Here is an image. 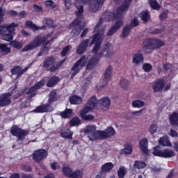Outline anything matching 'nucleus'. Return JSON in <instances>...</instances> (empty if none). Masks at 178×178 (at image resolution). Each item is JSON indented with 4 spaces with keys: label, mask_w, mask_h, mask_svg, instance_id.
<instances>
[{
    "label": "nucleus",
    "mask_w": 178,
    "mask_h": 178,
    "mask_svg": "<svg viewBox=\"0 0 178 178\" xmlns=\"http://www.w3.org/2000/svg\"><path fill=\"white\" fill-rule=\"evenodd\" d=\"M80 22H81L79 19L76 18L72 24H70V29H72L71 31V34H72V37H77L80 33H81V30L83 29L80 28Z\"/></svg>",
    "instance_id": "nucleus-10"
},
{
    "label": "nucleus",
    "mask_w": 178,
    "mask_h": 178,
    "mask_svg": "<svg viewBox=\"0 0 178 178\" xmlns=\"http://www.w3.org/2000/svg\"><path fill=\"white\" fill-rule=\"evenodd\" d=\"M80 124V119L77 117H75L71 120L70 122V125L71 127H73L74 126H79Z\"/></svg>",
    "instance_id": "nucleus-46"
},
{
    "label": "nucleus",
    "mask_w": 178,
    "mask_h": 178,
    "mask_svg": "<svg viewBox=\"0 0 178 178\" xmlns=\"http://www.w3.org/2000/svg\"><path fill=\"white\" fill-rule=\"evenodd\" d=\"M149 5L152 9L158 10L160 6L156 0H149Z\"/></svg>",
    "instance_id": "nucleus-49"
},
{
    "label": "nucleus",
    "mask_w": 178,
    "mask_h": 178,
    "mask_svg": "<svg viewBox=\"0 0 178 178\" xmlns=\"http://www.w3.org/2000/svg\"><path fill=\"white\" fill-rule=\"evenodd\" d=\"M57 97H58V95L56 93V90L51 91L49 94L48 103L49 104L50 102H54V101H56Z\"/></svg>",
    "instance_id": "nucleus-42"
},
{
    "label": "nucleus",
    "mask_w": 178,
    "mask_h": 178,
    "mask_svg": "<svg viewBox=\"0 0 178 178\" xmlns=\"http://www.w3.org/2000/svg\"><path fill=\"white\" fill-rule=\"evenodd\" d=\"M70 178H82L81 172L80 171L72 172Z\"/></svg>",
    "instance_id": "nucleus-55"
},
{
    "label": "nucleus",
    "mask_w": 178,
    "mask_h": 178,
    "mask_svg": "<svg viewBox=\"0 0 178 178\" xmlns=\"http://www.w3.org/2000/svg\"><path fill=\"white\" fill-rule=\"evenodd\" d=\"M158 130V126L156 124H152L149 129V131L152 136H154Z\"/></svg>",
    "instance_id": "nucleus-52"
},
{
    "label": "nucleus",
    "mask_w": 178,
    "mask_h": 178,
    "mask_svg": "<svg viewBox=\"0 0 178 178\" xmlns=\"http://www.w3.org/2000/svg\"><path fill=\"white\" fill-rule=\"evenodd\" d=\"M65 63V60L60 61L59 63H55V58L53 57H48L46 60H44L43 63V67L49 70V72H55V70H58L62 65Z\"/></svg>",
    "instance_id": "nucleus-5"
},
{
    "label": "nucleus",
    "mask_w": 178,
    "mask_h": 178,
    "mask_svg": "<svg viewBox=\"0 0 178 178\" xmlns=\"http://www.w3.org/2000/svg\"><path fill=\"white\" fill-rule=\"evenodd\" d=\"M73 113V110L68 108L65 109L64 111L60 113V116L63 119H68V118L72 117Z\"/></svg>",
    "instance_id": "nucleus-28"
},
{
    "label": "nucleus",
    "mask_w": 178,
    "mask_h": 178,
    "mask_svg": "<svg viewBox=\"0 0 178 178\" xmlns=\"http://www.w3.org/2000/svg\"><path fill=\"white\" fill-rule=\"evenodd\" d=\"M48 156V152L45 149H39L33 152V160L38 162V161H42L44 158H47Z\"/></svg>",
    "instance_id": "nucleus-14"
},
{
    "label": "nucleus",
    "mask_w": 178,
    "mask_h": 178,
    "mask_svg": "<svg viewBox=\"0 0 178 178\" xmlns=\"http://www.w3.org/2000/svg\"><path fill=\"white\" fill-rule=\"evenodd\" d=\"M88 59L86 56H83L74 64L72 68V77H74L76 74L80 73V70L87 65Z\"/></svg>",
    "instance_id": "nucleus-6"
},
{
    "label": "nucleus",
    "mask_w": 178,
    "mask_h": 178,
    "mask_svg": "<svg viewBox=\"0 0 178 178\" xmlns=\"http://www.w3.org/2000/svg\"><path fill=\"white\" fill-rule=\"evenodd\" d=\"M19 27V24L12 23L10 24H4L0 26V35L2 34H5L7 31L13 34L15 33V28Z\"/></svg>",
    "instance_id": "nucleus-11"
},
{
    "label": "nucleus",
    "mask_w": 178,
    "mask_h": 178,
    "mask_svg": "<svg viewBox=\"0 0 178 178\" xmlns=\"http://www.w3.org/2000/svg\"><path fill=\"white\" fill-rule=\"evenodd\" d=\"M43 24H45L46 26H51V24L52 23V20L48 19L47 18H44L42 20Z\"/></svg>",
    "instance_id": "nucleus-63"
},
{
    "label": "nucleus",
    "mask_w": 178,
    "mask_h": 178,
    "mask_svg": "<svg viewBox=\"0 0 178 178\" xmlns=\"http://www.w3.org/2000/svg\"><path fill=\"white\" fill-rule=\"evenodd\" d=\"M10 52V48L8 47L6 44H0L1 55H8Z\"/></svg>",
    "instance_id": "nucleus-30"
},
{
    "label": "nucleus",
    "mask_w": 178,
    "mask_h": 178,
    "mask_svg": "<svg viewBox=\"0 0 178 178\" xmlns=\"http://www.w3.org/2000/svg\"><path fill=\"white\" fill-rule=\"evenodd\" d=\"M102 24V19H100L94 29V33H97L93 36L89 38L88 39L83 40L81 44H79L78 49H76V53L79 55H83V52H86L87 47H94L92 50V52H98L101 49V44L104 41L105 36L104 33L105 32V26H101Z\"/></svg>",
    "instance_id": "nucleus-1"
},
{
    "label": "nucleus",
    "mask_w": 178,
    "mask_h": 178,
    "mask_svg": "<svg viewBox=\"0 0 178 178\" xmlns=\"http://www.w3.org/2000/svg\"><path fill=\"white\" fill-rule=\"evenodd\" d=\"M33 8V10L37 13H40V12H42V7H41V6L34 4Z\"/></svg>",
    "instance_id": "nucleus-56"
},
{
    "label": "nucleus",
    "mask_w": 178,
    "mask_h": 178,
    "mask_svg": "<svg viewBox=\"0 0 178 178\" xmlns=\"http://www.w3.org/2000/svg\"><path fill=\"white\" fill-rule=\"evenodd\" d=\"M86 2L84 0H76L75 3V6L76 8V10L75 13L78 17H81L83 16V13H84V8L83 7V3Z\"/></svg>",
    "instance_id": "nucleus-17"
},
{
    "label": "nucleus",
    "mask_w": 178,
    "mask_h": 178,
    "mask_svg": "<svg viewBox=\"0 0 178 178\" xmlns=\"http://www.w3.org/2000/svg\"><path fill=\"white\" fill-rule=\"evenodd\" d=\"M72 49V46H67L65 48H64L63 49V51H61V55L63 56H65L66 54H67L69 52V51H70V49Z\"/></svg>",
    "instance_id": "nucleus-57"
},
{
    "label": "nucleus",
    "mask_w": 178,
    "mask_h": 178,
    "mask_svg": "<svg viewBox=\"0 0 178 178\" xmlns=\"http://www.w3.org/2000/svg\"><path fill=\"white\" fill-rule=\"evenodd\" d=\"M143 69L144 72H151V70H152V65L149 63H144L143 65Z\"/></svg>",
    "instance_id": "nucleus-53"
},
{
    "label": "nucleus",
    "mask_w": 178,
    "mask_h": 178,
    "mask_svg": "<svg viewBox=\"0 0 178 178\" xmlns=\"http://www.w3.org/2000/svg\"><path fill=\"white\" fill-rule=\"evenodd\" d=\"M139 145L143 154H148V140H147V138L140 140Z\"/></svg>",
    "instance_id": "nucleus-23"
},
{
    "label": "nucleus",
    "mask_w": 178,
    "mask_h": 178,
    "mask_svg": "<svg viewBox=\"0 0 178 178\" xmlns=\"http://www.w3.org/2000/svg\"><path fill=\"white\" fill-rule=\"evenodd\" d=\"M52 111H54V108L49 104H43L38 106L32 112H35V113H45V112H51Z\"/></svg>",
    "instance_id": "nucleus-16"
},
{
    "label": "nucleus",
    "mask_w": 178,
    "mask_h": 178,
    "mask_svg": "<svg viewBox=\"0 0 178 178\" xmlns=\"http://www.w3.org/2000/svg\"><path fill=\"white\" fill-rule=\"evenodd\" d=\"M134 169H144L146 165L145 163L141 161H135Z\"/></svg>",
    "instance_id": "nucleus-47"
},
{
    "label": "nucleus",
    "mask_w": 178,
    "mask_h": 178,
    "mask_svg": "<svg viewBox=\"0 0 178 178\" xmlns=\"http://www.w3.org/2000/svg\"><path fill=\"white\" fill-rule=\"evenodd\" d=\"M133 152V148L131 145H127L124 148L121 149L120 154L122 155H130Z\"/></svg>",
    "instance_id": "nucleus-29"
},
{
    "label": "nucleus",
    "mask_w": 178,
    "mask_h": 178,
    "mask_svg": "<svg viewBox=\"0 0 178 178\" xmlns=\"http://www.w3.org/2000/svg\"><path fill=\"white\" fill-rule=\"evenodd\" d=\"M93 2L97 5L99 8L104 5V3L105 2V0H93Z\"/></svg>",
    "instance_id": "nucleus-61"
},
{
    "label": "nucleus",
    "mask_w": 178,
    "mask_h": 178,
    "mask_svg": "<svg viewBox=\"0 0 178 178\" xmlns=\"http://www.w3.org/2000/svg\"><path fill=\"white\" fill-rule=\"evenodd\" d=\"M7 15L8 16H13L14 17L17 16V11H15L13 10H10L9 11L7 12Z\"/></svg>",
    "instance_id": "nucleus-62"
},
{
    "label": "nucleus",
    "mask_w": 178,
    "mask_h": 178,
    "mask_svg": "<svg viewBox=\"0 0 178 178\" xmlns=\"http://www.w3.org/2000/svg\"><path fill=\"white\" fill-rule=\"evenodd\" d=\"M90 141H97V140H103L102 139V131H94L90 135L88 136Z\"/></svg>",
    "instance_id": "nucleus-21"
},
{
    "label": "nucleus",
    "mask_w": 178,
    "mask_h": 178,
    "mask_svg": "<svg viewBox=\"0 0 178 178\" xmlns=\"http://www.w3.org/2000/svg\"><path fill=\"white\" fill-rule=\"evenodd\" d=\"M44 5L46 8H48L49 9H54L55 8V2L51 1V0H47L44 1Z\"/></svg>",
    "instance_id": "nucleus-50"
},
{
    "label": "nucleus",
    "mask_w": 178,
    "mask_h": 178,
    "mask_svg": "<svg viewBox=\"0 0 178 178\" xmlns=\"http://www.w3.org/2000/svg\"><path fill=\"white\" fill-rule=\"evenodd\" d=\"M13 35H15V31L13 33H9L1 35V39L8 42L12 41V40H13Z\"/></svg>",
    "instance_id": "nucleus-38"
},
{
    "label": "nucleus",
    "mask_w": 178,
    "mask_h": 178,
    "mask_svg": "<svg viewBox=\"0 0 178 178\" xmlns=\"http://www.w3.org/2000/svg\"><path fill=\"white\" fill-rule=\"evenodd\" d=\"M99 9V7L94 2L92 1V3L90 4L89 10L92 13H95L97 10Z\"/></svg>",
    "instance_id": "nucleus-44"
},
{
    "label": "nucleus",
    "mask_w": 178,
    "mask_h": 178,
    "mask_svg": "<svg viewBox=\"0 0 178 178\" xmlns=\"http://www.w3.org/2000/svg\"><path fill=\"white\" fill-rule=\"evenodd\" d=\"M153 155L162 158V150H161V147L159 146H156L153 148Z\"/></svg>",
    "instance_id": "nucleus-45"
},
{
    "label": "nucleus",
    "mask_w": 178,
    "mask_h": 178,
    "mask_svg": "<svg viewBox=\"0 0 178 178\" xmlns=\"http://www.w3.org/2000/svg\"><path fill=\"white\" fill-rule=\"evenodd\" d=\"M118 31L113 26L111 27V29H109V31L107 32V35L109 37L111 35H113L115 32Z\"/></svg>",
    "instance_id": "nucleus-60"
},
{
    "label": "nucleus",
    "mask_w": 178,
    "mask_h": 178,
    "mask_svg": "<svg viewBox=\"0 0 178 178\" xmlns=\"http://www.w3.org/2000/svg\"><path fill=\"white\" fill-rule=\"evenodd\" d=\"M10 133L13 136L18 137V140H24V136L29 134V131L23 130L21 128H19L17 125H14L11 128Z\"/></svg>",
    "instance_id": "nucleus-9"
},
{
    "label": "nucleus",
    "mask_w": 178,
    "mask_h": 178,
    "mask_svg": "<svg viewBox=\"0 0 178 178\" xmlns=\"http://www.w3.org/2000/svg\"><path fill=\"white\" fill-rule=\"evenodd\" d=\"M145 111V108H143L140 111H133L131 113V115H134V116H141V113H143V112Z\"/></svg>",
    "instance_id": "nucleus-59"
},
{
    "label": "nucleus",
    "mask_w": 178,
    "mask_h": 178,
    "mask_svg": "<svg viewBox=\"0 0 178 178\" xmlns=\"http://www.w3.org/2000/svg\"><path fill=\"white\" fill-rule=\"evenodd\" d=\"M131 29V26L130 25H127L124 27L122 30V37L123 38H126V37H129V34H130V30Z\"/></svg>",
    "instance_id": "nucleus-39"
},
{
    "label": "nucleus",
    "mask_w": 178,
    "mask_h": 178,
    "mask_svg": "<svg viewBox=\"0 0 178 178\" xmlns=\"http://www.w3.org/2000/svg\"><path fill=\"white\" fill-rule=\"evenodd\" d=\"M12 94L9 92H6L0 95V106H8L12 103V99L10 97Z\"/></svg>",
    "instance_id": "nucleus-12"
},
{
    "label": "nucleus",
    "mask_w": 178,
    "mask_h": 178,
    "mask_svg": "<svg viewBox=\"0 0 178 178\" xmlns=\"http://www.w3.org/2000/svg\"><path fill=\"white\" fill-rule=\"evenodd\" d=\"M97 130V127L94 124L92 125H88L84 129L83 133H85L86 135H87V137H88L89 135L92 134L94 131Z\"/></svg>",
    "instance_id": "nucleus-27"
},
{
    "label": "nucleus",
    "mask_w": 178,
    "mask_h": 178,
    "mask_svg": "<svg viewBox=\"0 0 178 178\" xmlns=\"http://www.w3.org/2000/svg\"><path fill=\"white\" fill-rule=\"evenodd\" d=\"M163 86H165V80L158 79L153 85V90L155 92H159V91H162Z\"/></svg>",
    "instance_id": "nucleus-22"
},
{
    "label": "nucleus",
    "mask_w": 178,
    "mask_h": 178,
    "mask_svg": "<svg viewBox=\"0 0 178 178\" xmlns=\"http://www.w3.org/2000/svg\"><path fill=\"white\" fill-rule=\"evenodd\" d=\"M59 81V78L56 76L51 77L47 83V87H54Z\"/></svg>",
    "instance_id": "nucleus-36"
},
{
    "label": "nucleus",
    "mask_w": 178,
    "mask_h": 178,
    "mask_svg": "<svg viewBox=\"0 0 178 178\" xmlns=\"http://www.w3.org/2000/svg\"><path fill=\"white\" fill-rule=\"evenodd\" d=\"M131 27H136V26H138V19L134 18L129 25Z\"/></svg>",
    "instance_id": "nucleus-64"
},
{
    "label": "nucleus",
    "mask_w": 178,
    "mask_h": 178,
    "mask_svg": "<svg viewBox=\"0 0 178 178\" xmlns=\"http://www.w3.org/2000/svg\"><path fill=\"white\" fill-rule=\"evenodd\" d=\"M70 102L73 105H79L83 102V98L78 95H74L70 98Z\"/></svg>",
    "instance_id": "nucleus-25"
},
{
    "label": "nucleus",
    "mask_w": 178,
    "mask_h": 178,
    "mask_svg": "<svg viewBox=\"0 0 178 178\" xmlns=\"http://www.w3.org/2000/svg\"><path fill=\"white\" fill-rule=\"evenodd\" d=\"M145 105V102L143 100H134L131 103L133 108H143Z\"/></svg>",
    "instance_id": "nucleus-35"
},
{
    "label": "nucleus",
    "mask_w": 178,
    "mask_h": 178,
    "mask_svg": "<svg viewBox=\"0 0 178 178\" xmlns=\"http://www.w3.org/2000/svg\"><path fill=\"white\" fill-rule=\"evenodd\" d=\"M60 136L63 138L67 140H73V133H72V131H62L60 133Z\"/></svg>",
    "instance_id": "nucleus-33"
},
{
    "label": "nucleus",
    "mask_w": 178,
    "mask_h": 178,
    "mask_svg": "<svg viewBox=\"0 0 178 178\" xmlns=\"http://www.w3.org/2000/svg\"><path fill=\"white\" fill-rule=\"evenodd\" d=\"M112 67L111 66H108L106 69V71L104 72V77L105 79H107L108 80H111V77L112 76Z\"/></svg>",
    "instance_id": "nucleus-41"
},
{
    "label": "nucleus",
    "mask_w": 178,
    "mask_h": 178,
    "mask_svg": "<svg viewBox=\"0 0 178 178\" xmlns=\"http://www.w3.org/2000/svg\"><path fill=\"white\" fill-rule=\"evenodd\" d=\"M27 70H29V67H26L24 69L20 66L14 67L11 70L12 76L13 77L15 76V79H19V77H20V76H22V74L25 72H27Z\"/></svg>",
    "instance_id": "nucleus-15"
},
{
    "label": "nucleus",
    "mask_w": 178,
    "mask_h": 178,
    "mask_svg": "<svg viewBox=\"0 0 178 178\" xmlns=\"http://www.w3.org/2000/svg\"><path fill=\"white\" fill-rule=\"evenodd\" d=\"M45 84V80H42L26 90V93L30 95V98L35 95V90H38Z\"/></svg>",
    "instance_id": "nucleus-13"
},
{
    "label": "nucleus",
    "mask_w": 178,
    "mask_h": 178,
    "mask_svg": "<svg viewBox=\"0 0 178 178\" xmlns=\"http://www.w3.org/2000/svg\"><path fill=\"white\" fill-rule=\"evenodd\" d=\"M99 104V101L97 99L95 96H92L88 100L86 106L81 111L80 116L84 120H94V117L92 115H87L89 112H92V109L97 108Z\"/></svg>",
    "instance_id": "nucleus-3"
},
{
    "label": "nucleus",
    "mask_w": 178,
    "mask_h": 178,
    "mask_svg": "<svg viewBox=\"0 0 178 178\" xmlns=\"http://www.w3.org/2000/svg\"><path fill=\"white\" fill-rule=\"evenodd\" d=\"M175 155L176 154L172 149H165L162 150L161 158H172V156H175Z\"/></svg>",
    "instance_id": "nucleus-24"
},
{
    "label": "nucleus",
    "mask_w": 178,
    "mask_h": 178,
    "mask_svg": "<svg viewBox=\"0 0 178 178\" xmlns=\"http://www.w3.org/2000/svg\"><path fill=\"white\" fill-rule=\"evenodd\" d=\"M140 17L143 22H148V20H149V13H148V10L142 12L140 14Z\"/></svg>",
    "instance_id": "nucleus-43"
},
{
    "label": "nucleus",
    "mask_w": 178,
    "mask_h": 178,
    "mask_svg": "<svg viewBox=\"0 0 178 178\" xmlns=\"http://www.w3.org/2000/svg\"><path fill=\"white\" fill-rule=\"evenodd\" d=\"M6 13V9L0 6V23L3 20V16Z\"/></svg>",
    "instance_id": "nucleus-54"
},
{
    "label": "nucleus",
    "mask_w": 178,
    "mask_h": 178,
    "mask_svg": "<svg viewBox=\"0 0 178 178\" xmlns=\"http://www.w3.org/2000/svg\"><path fill=\"white\" fill-rule=\"evenodd\" d=\"M109 80L110 79H108L104 76L100 80L99 84L97 85V88H99V90H102L104 87H106V86L108 85V83L109 82Z\"/></svg>",
    "instance_id": "nucleus-31"
},
{
    "label": "nucleus",
    "mask_w": 178,
    "mask_h": 178,
    "mask_svg": "<svg viewBox=\"0 0 178 178\" xmlns=\"http://www.w3.org/2000/svg\"><path fill=\"white\" fill-rule=\"evenodd\" d=\"M165 43L163 41L159 39H149L147 42V46H143V49L145 52L147 49H154V48H161V47H163Z\"/></svg>",
    "instance_id": "nucleus-8"
},
{
    "label": "nucleus",
    "mask_w": 178,
    "mask_h": 178,
    "mask_svg": "<svg viewBox=\"0 0 178 178\" xmlns=\"http://www.w3.org/2000/svg\"><path fill=\"white\" fill-rule=\"evenodd\" d=\"M131 1L133 0H125V3L113 13L114 19H120L119 21H117L113 26V27L117 31L118 30H119V29H120V27H122V26H123V21H122V19H120L123 17L124 15V10H126L127 8H129V5L131 3Z\"/></svg>",
    "instance_id": "nucleus-4"
},
{
    "label": "nucleus",
    "mask_w": 178,
    "mask_h": 178,
    "mask_svg": "<svg viewBox=\"0 0 178 178\" xmlns=\"http://www.w3.org/2000/svg\"><path fill=\"white\" fill-rule=\"evenodd\" d=\"M115 134L116 131L112 127H108L105 131H102V137L103 140L104 138L112 137V136H115Z\"/></svg>",
    "instance_id": "nucleus-19"
},
{
    "label": "nucleus",
    "mask_w": 178,
    "mask_h": 178,
    "mask_svg": "<svg viewBox=\"0 0 178 178\" xmlns=\"http://www.w3.org/2000/svg\"><path fill=\"white\" fill-rule=\"evenodd\" d=\"M51 168L53 169V170H56L58 169H60V165L56 162H54L51 163Z\"/></svg>",
    "instance_id": "nucleus-58"
},
{
    "label": "nucleus",
    "mask_w": 178,
    "mask_h": 178,
    "mask_svg": "<svg viewBox=\"0 0 178 178\" xmlns=\"http://www.w3.org/2000/svg\"><path fill=\"white\" fill-rule=\"evenodd\" d=\"M159 145H163V147H172V143L170 140L168 138V136H163L159 140Z\"/></svg>",
    "instance_id": "nucleus-26"
},
{
    "label": "nucleus",
    "mask_w": 178,
    "mask_h": 178,
    "mask_svg": "<svg viewBox=\"0 0 178 178\" xmlns=\"http://www.w3.org/2000/svg\"><path fill=\"white\" fill-rule=\"evenodd\" d=\"M10 45L13 47V48H16L17 49H21L23 47V44L21 42H18L16 41H13L10 43Z\"/></svg>",
    "instance_id": "nucleus-51"
},
{
    "label": "nucleus",
    "mask_w": 178,
    "mask_h": 178,
    "mask_svg": "<svg viewBox=\"0 0 178 178\" xmlns=\"http://www.w3.org/2000/svg\"><path fill=\"white\" fill-rule=\"evenodd\" d=\"M120 84L122 87V88H128L129 86H130V82H129L127 79H124V78H122L120 80Z\"/></svg>",
    "instance_id": "nucleus-48"
},
{
    "label": "nucleus",
    "mask_w": 178,
    "mask_h": 178,
    "mask_svg": "<svg viewBox=\"0 0 178 178\" xmlns=\"http://www.w3.org/2000/svg\"><path fill=\"white\" fill-rule=\"evenodd\" d=\"M44 39L41 36L36 37L31 43L26 45L22 49V52H28V51H33L35 48L41 47V44H44Z\"/></svg>",
    "instance_id": "nucleus-7"
},
{
    "label": "nucleus",
    "mask_w": 178,
    "mask_h": 178,
    "mask_svg": "<svg viewBox=\"0 0 178 178\" xmlns=\"http://www.w3.org/2000/svg\"><path fill=\"white\" fill-rule=\"evenodd\" d=\"M113 56V46H112V44L111 43H106L104 44L102 53H96L90 58L87 64L86 70H92V69L98 65V62H99L101 57L104 56V58H111V56Z\"/></svg>",
    "instance_id": "nucleus-2"
},
{
    "label": "nucleus",
    "mask_w": 178,
    "mask_h": 178,
    "mask_svg": "<svg viewBox=\"0 0 178 178\" xmlns=\"http://www.w3.org/2000/svg\"><path fill=\"white\" fill-rule=\"evenodd\" d=\"M63 173L64 176H66V177L70 178V176L73 173V171L70 167L65 166L63 168Z\"/></svg>",
    "instance_id": "nucleus-37"
},
{
    "label": "nucleus",
    "mask_w": 178,
    "mask_h": 178,
    "mask_svg": "<svg viewBox=\"0 0 178 178\" xmlns=\"http://www.w3.org/2000/svg\"><path fill=\"white\" fill-rule=\"evenodd\" d=\"M26 27H30L31 29H33V30H40L41 29L42 30H45L47 29V26H43L41 28L37 27L31 21H26Z\"/></svg>",
    "instance_id": "nucleus-34"
},
{
    "label": "nucleus",
    "mask_w": 178,
    "mask_h": 178,
    "mask_svg": "<svg viewBox=\"0 0 178 178\" xmlns=\"http://www.w3.org/2000/svg\"><path fill=\"white\" fill-rule=\"evenodd\" d=\"M126 173H127L126 168L120 167L118 171V176L119 178H124V176H126Z\"/></svg>",
    "instance_id": "nucleus-40"
},
{
    "label": "nucleus",
    "mask_w": 178,
    "mask_h": 178,
    "mask_svg": "<svg viewBox=\"0 0 178 178\" xmlns=\"http://www.w3.org/2000/svg\"><path fill=\"white\" fill-rule=\"evenodd\" d=\"M99 104L102 111H108L111 107V100L108 97H103L99 99Z\"/></svg>",
    "instance_id": "nucleus-18"
},
{
    "label": "nucleus",
    "mask_w": 178,
    "mask_h": 178,
    "mask_svg": "<svg viewBox=\"0 0 178 178\" xmlns=\"http://www.w3.org/2000/svg\"><path fill=\"white\" fill-rule=\"evenodd\" d=\"M113 163H106L102 166V172H111L113 169Z\"/></svg>",
    "instance_id": "nucleus-32"
},
{
    "label": "nucleus",
    "mask_w": 178,
    "mask_h": 178,
    "mask_svg": "<svg viewBox=\"0 0 178 178\" xmlns=\"http://www.w3.org/2000/svg\"><path fill=\"white\" fill-rule=\"evenodd\" d=\"M132 62L134 65H141V63H144V57L141 51H138L133 55Z\"/></svg>",
    "instance_id": "nucleus-20"
}]
</instances>
